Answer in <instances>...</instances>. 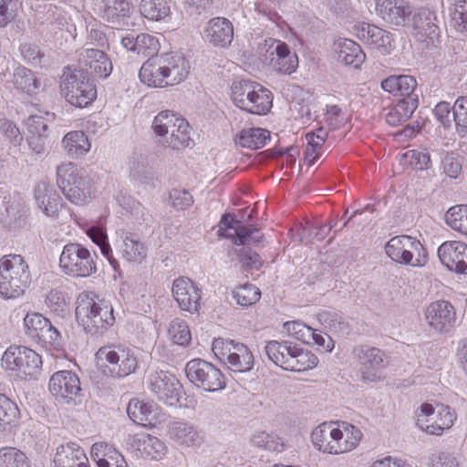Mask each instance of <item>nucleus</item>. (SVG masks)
Instances as JSON below:
<instances>
[{"label":"nucleus","instance_id":"1","mask_svg":"<svg viewBox=\"0 0 467 467\" xmlns=\"http://www.w3.org/2000/svg\"><path fill=\"white\" fill-rule=\"evenodd\" d=\"M76 318L87 334L101 336L115 323L110 302L94 293L82 292L77 298Z\"/></svg>","mask_w":467,"mask_h":467},{"label":"nucleus","instance_id":"2","mask_svg":"<svg viewBox=\"0 0 467 467\" xmlns=\"http://www.w3.org/2000/svg\"><path fill=\"white\" fill-rule=\"evenodd\" d=\"M31 273L20 254H8L0 259V296L4 299L18 298L28 288Z\"/></svg>","mask_w":467,"mask_h":467},{"label":"nucleus","instance_id":"3","mask_svg":"<svg viewBox=\"0 0 467 467\" xmlns=\"http://www.w3.org/2000/svg\"><path fill=\"white\" fill-rule=\"evenodd\" d=\"M57 184L64 196L77 205L84 204L94 194L91 178L72 162L57 167Z\"/></svg>","mask_w":467,"mask_h":467},{"label":"nucleus","instance_id":"4","mask_svg":"<svg viewBox=\"0 0 467 467\" xmlns=\"http://www.w3.org/2000/svg\"><path fill=\"white\" fill-rule=\"evenodd\" d=\"M59 86L65 99L77 108H86L97 98L96 86L83 69L65 67Z\"/></svg>","mask_w":467,"mask_h":467},{"label":"nucleus","instance_id":"5","mask_svg":"<svg viewBox=\"0 0 467 467\" xmlns=\"http://www.w3.org/2000/svg\"><path fill=\"white\" fill-rule=\"evenodd\" d=\"M2 367L20 379H36L42 368L41 357L24 346H10L1 358Z\"/></svg>","mask_w":467,"mask_h":467},{"label":"nucleus","instance_id":"6","mask_svg":"<svg viewBox=\"0 0 467 467\" xmlns=\"http://www.w3.org/2000/svg\"><path fill=\"white\" fill-rule=\"evenodd\" d=\"M98 359L104 361L103 372L112 378H125L136 371L138 357L130 347L111 345L100 348L97 352Z\"/></svg>","mask_w":467,"mask_h":467},{"label":"nucleus","instance_id":"7","mask_svg":"<svg viewBox=\"0 0 467 467\" xmlns=\"http://www.w3.org/2000/svg\"><path fill=\"white\" fill-rule=\"evenodd\" d=\"M89 250L78 243H68L64 245L59 257V266L67 275L88 277L97 272L95 261Z\"/></svg>","mask_w":467,"mask_h":467},{"label":"nucleus","instance_id":"8","mask_svg":"<svg viewBox=\"0 0 467 467\" xmlns=\"http://www.w3.org/2000/svg\"><path fill=\"white\" fill-rule=\"evenodd\" d=\"M457 414L448 405L438 403L436 407L425 402L420 405L417 412V425L426 433L441 436L455 423Z\"/></svg>","mask_w":467,"mask_h":467},{"label":"nucleus","instance_id":"9","mask_svg":"<svg viewBox=\"0 0 467 467\" xmlns=\"http://www.w3.org/2000/svg\"><path fill=\"white\" fill-rule=\"evenodd\" d=\"M387 255L394 262L411 266H422L427 262V252L421 243L409 235L392 237L386 244Z\"/></svg>","mask_w":467,"mask_h":467},{"label":"nucleus","instance_id":"10","mask_svg":"<svg viewBox=\"0 0 467 467\" xmlns=\"http://www.w3.org/2000/svg\"><path fill=\"white\" fill-rule=\"evenodd\" d=\"M185 375L196 388L207 392H216L226 386L222 371L211 362L202 358L188 361L185 366Z\"/></svg>","mask_w":467,"mask_h":467},{"label":"nucleus","instance_id":"11","mask_svg":"<svg viewBox=\"0 0 467 467\" xmlns=\"http://www.w3.org/2000/svg\"><path fill=\"white\" fill-rule=\"evenodd\" d=\"M148 387L157 400L168 407H180L182 385L168 371H155L148 377Z\"/></svg>","mask_w":467,"mask_h":467},{"label":"nucleus","instance_id":"12","mask_svg":"<svg viewBox=\"0 0 467 467\" xmlns=\"http://www.w3.org/2000/svg\"><path fill=\"white\" fill-rule=\"evenodd\" d=\"M26 336L42 347L61 346V334L50 320L37 312L27 313L24 317Z\"/></svg>","mask_w":467,"mask_h":467},{"label":"nucleus","instance_id":"13","mask_svg":"<svg viewBox=\"0 0 467 467\" xmlns=\"http://www.w3.org/2000/svg\"><path fill=\"white\" fill-rule=\"evenodd\" d=\"M355 36L368 48L380 55H389L395 48L393 35L376 25L360 22L354 26Z\"/></svg>","mask_w":467,"mask_h":467},{"label":"nucleus","instance_id":"14","mask_svg":"<svg viewBox=\"0 0 467 467\" xmlns=\"http://www.w3.org/2000/svg\"><path fill=\"white\" fill-rule=\"evenodd\" d=\"M49 390L57 401L69 404L81 391L79 379L72 371H57L49 380Z\"/></svg>","mask_w":467,"mask_h":467},{"label":"nucleus","instance_id":"15","mask_svg":"<svg viewBox=\"0 0 467 467\" xmlns=\"http://www.w3.org/2000/svg\"><path fill=\"white\" fill-rule=\"evenodd\" d=\"M457 315L454 306L446 300H436L425 309V320L438 332H447L455 325Z\"/></svg>","mask_w":467,"mask_h":467},{"label":"nucleus","instance_id":"16","mask_svg":"<svg viewBox=\"0 0 467 467\" xmlns=\"http://www.w3.org/2000/svg\"><path fill=\"white\" fill-rule=\"evenodd\" d=\"M265 51V62H268L273 69L282 75L292 74V57L286 43L275 38L265 40L261 53Z\"/></svg>","mask_w":467,"mask_h":467},{"label":"nucleus","instance_id":"17","mask_svg":"<svg viewBox=\"0 0 467 467\" xmlns=\"http://www.w3.org/2000/svg\"><path fill=\"white\" fill-rule=\"evenodd\" d=\"M34 200L37 209L47 217H58L63 202L52 183L46 181L38 182L34 188Z\"/></svg>","mask_w":467,"mask_h":467},{"label":"nucleus","instance_id":"18","mask_svg":"<svg viewBox=\"0 0 467 467\" xmlns=\"http://www.w3.org/2000/svg\"><path fill=\"white\" fill-rule=\"evenodd\" d=\"M201 294V289L188 277L181 276L173 281L172 296L182 310L198 312Z\"/></svg>","mask_w":467,"mask_h":467},{"label":"nucleus","instance_id":"19","mask_svg":"<svg viewBox=\"0 0 467 467\" xmlns=\"http://www.w3.org/2000/svg\"><path fill=\"white\" fill-rule=\"evenodd\" d=\"M375 11L391 26H406L411 16V7L404 1L376 0Z\"/></svg>","mask_w":467,"mask_h":467},{"label":"nucleus","instance_id":"20","mask_svg":"<svg viewBox=\"0 0 467 467\" xmlns=\"http://www.w3.org/2000/svg\"><path fill=\"white\" fill-rule=\"evenodd\" d=\"M79 62L93 78L99 79H106L113 69L110 58L103 50L98 48L82 50L79 53Z\"/></svg>","mask_w":467,"mask_h":467},{"label":"nucleus","instance_id":"21","mask_svg":"<svg viewBox=\"0 0 467 467\" xmlns=\"http://www.w3.org/2000/svg\"><path fill=\"white\" fill-rule=\"evenodd\" d=\"M126 444L136 451L141 457L160 460L165 454L166 446L159 438L147 434L137 433L126 438Z\"/></svg>","mask_w":467,"mask_h":467},{"label":"nucleus","instance_id":"22","mask_svg":"<svg viewBox=\"0 0 467 467\" xmlns=\"http://www.w3.org/2000/svg\"><path fill=\"white\" fill-rule=\"evenodd\" d=\"M204 34L212 46L225 48L231 45L234 39V26L225 17H213L207 23Z\"/></svg>","mask_w":467,"mask_h":467},{"label":"nucleus","instance_id":"23","mask_svg":"<svg viewBox=\"0 0 467 467\" xmlns=\"http://www.w3.org/2000/svg\"><path fill=\"white\" fill-rule=\"evenodd\" d=\"M362 439L363 433L358 427L348 421L336 420V455L356 450Z\"/></svg>","mask_w":467,"mask_h":467},{"label":"nucleus","instance_id":"24","mask_svg":"<svg viewBox=\"0 0 467 467\" xmlns=\"http://www.w3.org/2000/svg\"><path fill=\"white\" fill-rule=\"evenodd\" d=\"M441 264L450 271L458 274L463 269V259L467 258V244L462 241H445L438 248Z\"/></svg>","mask_w":467,"mask_h":467},{"label":"nucleus","instance_id":"25","mask_svg":"<svg viewBox=\"0 0 467 467\" xmlns=\"http://www.w3.org/2000/svg\"><path fill=\"white\" fill-rule=\"evenodd\" d=\"M140 81L149 87L163 88L168 86L167 71L162 55L149 57L139 72Z\"/></svg>","mask_w":467,"mask_h":467},{"label":"nucleus","instance_id":"26","mask_svg":"<svg viewBox=\"0 0 467 467\" xmlns=\"http://www.w3.org/2000/svg\"><path fill=\"white\" fill-rule=\"evenodd\" d=\"M132 11L129 0H103L100 9L101 17L118 26L133 25L129 22Z\"/></svg>","mask_w":467,"mask_h":467},{"label":"nucleus","instance_id":"27","mask_svg":"<svg viewBox=\"0 0 467 467\" xmlns=\"http://www.w3.org/2000/svg\"><path fill=\"white\" fill-rule=\"evenodd\" d=\"M170 438L181 445L187 447L199 446L203 441V434L197 427L184 420L173 421L169 427Z\"/></svg>","mask_w":467,"mask_h":467},{"label":"nucleus","instance_id":"28","mask_svg":"<svg viewBox=\"0 0 467 467\" xmlns=\"http://www.w3.org/2000/svg\"><path fill=\"white\" fill-rule=\"evenodd\" d=\"M311 441L318 451L336 455V420L325 421L317 425L311 432Z\"/></svg>","mask_w":467,"mask_h":467},{"label":"nucleus","instance_id":"29","mask_svg":"<svg viewBox=\"0 0 467 467\" xmlns=\"http://www.w3.org/2000/svg\"><path fill=\"white\" fill-rule=\"evenodd\" d=\"M127 414L133 422L142 426H155L158 422V407L153 402L132 399L127 406Z\"/></svg>","mask_w":467,"mask_h":467},{"label":"nucleus","instance_id":"30","mask_svg":"<svg viewBox=\"0 0 467 467\" xmlns=\"http://www.w3.org/2000/svg\"><path fill=\"white\" fill-rule=\"evenodd\" d=\"M355 355L365 367L364 378L374 380L379 369L384 367V353L376 348L358 347L354 349Z\"/></svg>","mask_w":467,"mask_h":467},{"label":"nucleus","instance_id":"31","mask_svg":"<svg viewBox=\"0 0 467 467\" xmlns=\"http://www.w3.org/2000/svg\"><path fill=\"white\" fill-rule=\"evenodd\" d=\"M167 71L168 86H173L183 81L190 70V65L185 57L178 53L162 54Z\"/></svg>","mask_w":467,"mask_h":467},{"label":"nucleus","instance_id":"32","mask_svg":"<svg viewBox=\"0 0 467 467\" xmlns=\"http://www.w3.org/2000/svg\"><path fill=\"white\" fill-rule=\"evenodd\" d=\"M337 59L346 65L358 68L366 59V54L360 46L353 40L343 38L334 43Z\"/></svg>","mask_w":467,"mask_h":467},{"label":"nucleus","instance_id":"33","mask_svg":"<svg viewBox=\"0 0 467 467\" xmlns=\"http://www.w3.org/2000/svg\"><path fill=\"white\" fill-rule=\"evenodd\" d=\"M91 455L98 467H128L124 457L115 448L106 443L94 444Z\"/></svg>","mask_w":467,"mask_h":467},{"label":"nucleus","instance_id":"34","mask_svg":"<svg viewBox=\"0 0 467 467\" xmlns=\"http://www.w3.org/2000/svg\"><path fill=\"white\" fill-rule=\"evenodd\" d=\"M79 462H88L84 450L75 442H67L57 448L54 467H67Z\"/></svg>","mask_w":467,"mask_h":467},{"label":"nucleus","instance_id":"35","mask_svg":"<svg viewBox=\"0 0 467 467\" xmlns=\"http://www.w3.org/2000/svg\"><path fill=\"white\" fill-rule=\"evenodd\" d=\"M268 358L284 370L292 371L290 359L292 358V346L287 341L280 343L273 340L267 342L265 348Z\"/></svg>","mask_w":467,"mask_h":467},{"label":"nucleus","instance_id":"36","mask_svg":"<svg viewBox=\"0 0 467 467\" xmlns=\"http://www.w3.org/2000/svg\"><path fill=\"white\" fill-rule=\"evenodd\" d=\"M416 87V79L409 75H393L381 81L382 89L394 96H410Z\"/></svg>","mask_w":467,"mask_h":467},{"label":"nucleus","instance_id":"37","mask_svg":"<svg viewBox=\"0 0 467 467\" xmlns=\"http://www.w3.org/2000/svg\"><path fill=\"white\" fill-rule=\"evenodd\" d=\"M270 140V132L263 128H250L241 130L235 139L236 144L243 148L257 150Z\"/></svg>","mask_w":467,"mask_h":467},{"label":"nucleus","instance_id":"38","mask_svg":"<svg viewBox=\"0 0 467 467\" xmlns=\"http://www.w3.org/2000/svg\"><path fill=\"white\" fill-rule=\"evenodd\" d=\"M87 235L99 247L101 254L108 260L113 270L115 272L119 271V264L113 256L112 249L108 242L104 227L99 224L91 225L87 230Z\"/></svg>","mask_w":467,"mask_h":467},{"label":"nucleus","instance_id":"39","mask_svg":"<svg viewBox=\"0 0 467 467\" xmlns=\"http://www.w3.org/2000/svg\"><path fill=\"white\" fill-rule=\"evenodd\" d=\"M62 144L67 154L72 158L85 155L91 147L87 134L82 130L67 132L62 140Z\"/></svg>","mask_w":467,"mask_h":467},{"label":"nucleus","instance_id":"40","mask_svg":"<svg viewBox=\"0 0 467 467\" xmlns=\"http://www.w3.org/2000/svg\"><path fill=\"white\" fill-rule=\"evenodd\" d=\"M257 82L249 79H242L232 85L231 99L233 103L244 111H247L254 96Z\"/></svg>","mask_w":467,"mask_h":467},{"label":"nucleus","instance_id":"41","mask_svg":"<svg viewBox=\"0 0 467 467\" xmlns=\"http://www.w3.org/2000/svg\"><path fill=\"white\" fill-rule=\"evenodd\" d=\"M327 138V131L322 127L306 134L305 161L309 165H312L321 156Z\"/></svg>","mask_w":467,"mask_h":467},{"label":"nucleus","instance_id":"42","mask_svg":"<svg viewBox=\"0 0 467 467\" xmlns=\"http://www.w3.org/2000/svg\"><path fill=\"white\" fill-rule=\"evenodd\" d=\"M180 119H185L171 110H162L155 116L151 125L152 130L156 136L163 137L165 140L176 131Z\"/></svg>","mask_w":467,"mask_h":467},{"label":"nucleus","instance_id":"43","mask_svg":"<svg viewBox=\"0 0 467 467\" xmlns=\"http://www.w3.org/2000/svg\"><path fill=\"white\" fill-rule=\"evenodd\" d=\"M247 113L265 116L273 107L272 92L257 82Z\"/></svg>","mask_w":467,"mask_h":467},{"label":"nucleus","instance_id":"44","mask_svg":"<svg viewBox=\"0 0 467 467\" xmlns=\"http://www.w3.org/2000/svg\"><path fill=\"white\" fill-rule=\"evenodd\" d=\"M417 106L416 99H400L389 110L386 115V121L390 126H399L411 117Z\"/></svg>","mask_w":467,"mask_h":467},{"label":"nucleus","instance_id":"45","mask_svg":"<svg viewBox=\"0 0 467 467\" xmlns=\"http://www.w3.org/2000/svg\"><path fill=\"white\" fill-rule=\"evenodd\" d=\"M130 177L141 184H151L154 179L151 167L145 157L133 154L130 159Z\"/></svg>","mask_w":467,"mask_h":467},{"label":"nucleus","instance_id":"46","mask_svg":"<svg viewBox=\"0 0 467 467\" xmlns=\"http://www.w3.org/2000/svg\"><path fill=\"white\" fill-rule=\"evenodd\" d=\"M225 366L234 372L250 371L254 366V356L244 344L236 343L235 350Z\"/></svg>","mask_w":467,"mask_h":467},{"label":"nucleus","instance_id":"47","mask_svg":"<svg viewBox=\"0 0 467 467\" xmlns=\"http://www.w3.org/2000/svg\"><path fill=\"white\" fill-rule=\"evenodd\" d=\"M120 253L128 262H141L146 257V247L134 234H127L119 246Z\"/></svg>","mask_w":467,"mask_h":467},{"label":"nucleus","instance_id":"48","mask_svg":"<svg viewBox=\"0 0 467 467\" xmlns=\"http://www.w3.org/2000/svg\"><path fill=\"white\" fill-rule=\"evenodd\" d=\"M445 223L453 231L467 236V204H456L445 213Z\"/></svg>","mask_w":467,"mask_h":467},{"label":"nucleus","instance_id":"49","mask_svg":"<svg viewBox=\"0 0 467 467\" xmlns=\"http://www.w3.org/2000/svg\"><path fill=\"white\" fill-rule=\"evenodd\" d=\"M13 82L17 89H20L28 95L36 94L40 88L39 80L35 77L30 69L25 67H19L16 69Z\"/></svg>","mask_w":467,"mask_h":467},{"label":"nucleus","instance_id":"50","mask_svg":"<svg viewBox=\"0 0 467 467\" xmlns=\"http://www.w3.org/2000/svg\"><path fill=\"white\" fill-rule=\"evenodd\" d=\"M0 467H31V462L21 450L16 447H2Z\"/></svg>","mask_w":467,"mask_h":467},{"label":"nucleus","instance_id":"51","mask_svg":"<svg viewBox=\"0 0 467 467\" xmlns=\"http://www.w3.org/2000/svg\"><path fill=\"white\" fill-rule=\"evenodd\" d=\"M140 14L153 21L164 19L170 13V6L165 0H141Z\"/></svg>","mask_w":467,"mask_h":467},{"label":"nucleus","instance_id":"52","mask_svg":"<svg viewBox=\"0 0 467 467\" xmlns=\"http://www.w3.org/2000/svg\"><path fill=\"white\" fill-rule=\"evenodd\" d=\"M20 416L17 405L8 397L0 393V430L16 424Z\"/></svg>","mask_w":467,"mask_h":467},{"label":"nucleus","instance_id":"53","mask_svg":"<svg viewBox=\"0 0 467 467\" xmlns=\"http://www.w3.org/2000/svg\"><path fill=\"white\" fill-rule=\"evenodd\" d=\"M55 119V114L50 112H39L31 115L26 122V129L31 135L47 137L48 125Z\"/></svg>","mask_w":467,"mask_h":467},{"label":"nucleus","instance_id":"54","mask_svg":"<svg viewBox=\"0 0 467 467\" xmlns=\"http://www.w3.org/2000/svg\"><path fill=\"white\" fill-rule=\"evenodd\" d=\"M163 143L173 150L188 147L191 143L189 123L186 119H180L176 131L170 136H167Z\"/></svg>","mask_w":467,"mask_h":467},{"label":"nucleus","instance_id":"55","mask_svg":"<svg viewBox=\"0 0 467 467\" xmlns=\"http://www.w3.org/2000/svg\"><path fill=\"white\" fill-rule=\"evenodd\" d=\"M452 119L459 136H467V97H459L452 106Z\"/></svg>","mask_w":467,"mask_h":467},{"label":"nucleus","instance_id":"56","mask_svg":"<svg viewBox=\"0 0 467 467\" xmlns=\"http://www.w3.org/2000/svg\"><path fill=\"white\" fill-rule=\"evenodd\" d=\"M233 297L241 306H249L255 304L260 296L261 292L257 286L252 284H244L236 287L233 293Z\"/></svg>","mask_w":467,"mask_h":467},{"label":"nucleus","instance_id":"57","mask_svg":"<svg viewBox=\"0 0 467 467\" xmlns=\"http://www.w3.org/2000/svg\"><path fill=\"white\" fill-rule=\"evenodd\" d=\"M251 443L258 448L278 452L285 448L284 442L278 436L265 431L255 432L251 438Z\"/></svg>","mask_w":467,"mask_h":467},{"label":"nucleus","instance_id":"58","mask_svg":"<svg viewBox=\"0 0 467 467\" xmlns=\"http://www.w3.org/2000/svg\"><path fill=\"white\" fill-rule=\"evenodd\" d=\"M318 364L317 357L308 349L298 348L294 346V371H306L316 368Z\"/></svg>","mask_w":467,"mask_h":467},{"label":"nucleus","instance_id":"59","mask_svg":"<svg viewBox=\"0 0 467 467\" xmlns=\"http://www.w3.org/2000/svg\"><path fill=\"white\" fill-rule=\"evenodd\" d=\"M349 120V116L337 105H327L324 113V121L334 130L344 127Z\"/></svg>","mask_w":467,"mask_h":467},{"label":"nucleus","instance_id":"60","mask_svg":"<svg viewBox=\"0 0 467 467\" xmlns=\"http://www.w3.org/2000/svg\"><path fill=\"white\" fill-rule=\"evenodd\" d=\"M169 336L174 344L182 347L188 346L192 340L190 328L182 320H174L171 323Z\"/></svg>","mask_w":467,"mask_h":467},{"label":"nucleus","instance_id":"61","mask_svg":"<svg viewBox=\"0 0 467 467\" xmlns=\"http://www.w3.org/2000/svg\"><path fill=\"white\" fill-rule=\"evenodd\" d=\"M403 163L416 170H426L431 166L430 154L425 150H409L402 155Z\"/></svg>","mask_w":467,"mask_h":467},{"label":"nucleus","instance_id":"62","mask_svg":"<svg viewBox=\"0 0 467 467\" xmlns=\"http://www.w3.org/2000/svg\"><path fill=\"white\" fill-rule=\"evenodd\" d=\"M237 342L230 339L215 338L213 342V352L219 361L224 365L230 360L235 350Z\"/></svg>","mask_w":467,"mask_h":467},{"label":"nucleus","instance_id":"63","mask_svg":"<svg viewBox=\"0 0 467 467\" xmlns=\"http://www.w3.org/2000/svg\"><path fill=\"white\" fill-rule=\"evenodd\" d=\"M120 205L136 221L143 222V223L149 222L148 211L145 209V207L140 202H139L134 198H132L130 196L123 197L122 202L120 203Z\"/></svg>","mask_w":467,"mask_h":467},{"label":"nucleus","instance_id":"64","mask_svg":"<svg viewBox=\"0 0 467 467\" xmlns=\"http://www.w3.org/2000/svg\"><path fill=\"white\" fill-rule=\"evenodd\" d=\"M159 49L158 39L147 33L137 35V54L145 57H154Z\"/></svg>","mask_w":467,"mask_h":467}]
</instances>
